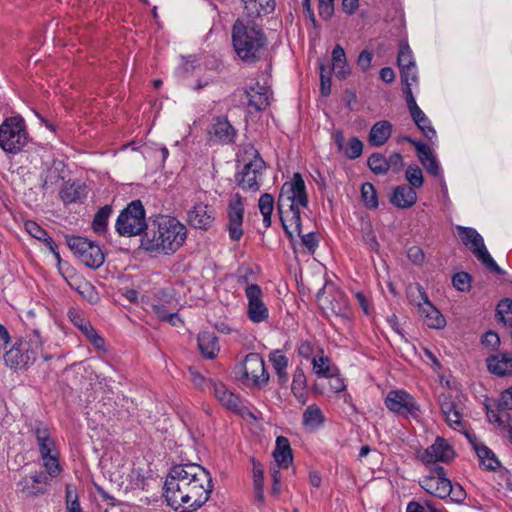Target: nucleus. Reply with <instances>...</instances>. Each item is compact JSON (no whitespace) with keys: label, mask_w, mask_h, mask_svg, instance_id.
<instances>
[{"label":"nucleus","mask_w":512,"mask_h":512,"mask_svg":"<svg viewBox=\"0 0 512 512\" xmlns=\"http://www.w3.org/2000/svg\"><path fill=\"white\" fill-rule=\"evenodd\" d=\"M164 489L171 508L179 512H193L208 501L213 489L212 478L200 465H176L171 468Z\"/></svg>","instance_id":"f257e3e1"},{"label":"nucleus","mask_w":512,"mask_h":512,"mask_svg":"<svg viewBox=\"0 0 512 512\" xmlns=\"http://www.w3.org/2000/svg\"><path fill=\"white\" fill-rule=\"evenodd\" d=\"M186 235V227L176 218L160 216L149 221L141 238V247L149 252L174 253L183 245Z\"/></svg>","instance_id":"f03ea898"},{"label":"nucleus","mask_w":512,"mask_h":512,"mask_svg":"<svg viewBox=\"0 0 512 512\" xmlns=\"http://www.w3.org/2000/svg\"><path fill=\"white\" fill-rule=\"evenodd\" d=\"M232 44L241 61L253 64L264 55L267 38L260 26L237 19L232 27Z\"/></svg>","instance_id":"7ed1b4c3"},{"label":"nucleus","mask_w":512,"mask_h":512,"mask_svg":"<svg viewBox=\"0 0 512 512\" xmlns=\"http://www.w3.org/2000/svg\"><path fill=\"white\" fill-rule=\"evenodd\" d=\"M42 338L38 329L31 330L24 340L16 342L4 354V361L12 369H26L32 365L40 351H42Z\"/></svg>","instance_id":"20e7f679"},{"label":"nucleus","mask_w":512,"mask_h":512,"mask_svg":"<svg viewBox=\"0 0 512 512\" xmlns=\"http://www.w3.org/2000/svg\"><path fill=\"white\" fill-rule=\"evenodd\" d=\"M308 195L305 182L300 173H295L292 181L283 184L277 201L279 217H287V214L299 209V206H308Z\"/></svg>","instance_id":"39448f33"},{"label":"nucleus","mask_w":512,"mask_h":512,"mask_svg":"<svg viewBox=\"0 0 512 512\" xmlns=\"http://www.w3.org/2000/svg\"><path fill=\"white\" fill-rule=\"evenodd\" d=\"M149 222H146L145 209L140 200H134L119 214L115 228L120 236L132 237L144 234Z\"/></svg>","instance_id":"423d86ee"},{"label":"nucleus","mask_w":512,"mask_h":512,"mask_svg":"<svg viewBox=\"0 0 512 512\" xmlns=\"http://www.w3.org/2000/svg\"><path fill=\"white\" fill-rule=\"evenodd\" d=\"M25 121L19 116L6 118L0 125V147L7 153L17 154L28 143Z\"/></svg>","instance_id":"0eeeda50"},{"label":"nucleus","mask_w":512,"mask_h":512,"mask_svg":"<svg viewBox=\"0 0 512 512\" xmlns=\"http://www.w3.org/2000/svg\"><path fill=\"white\" fill-rule=\"evenodd\" d=\"M456 231L461 242L490 272L499 275L505 273V271L495 262L488 252L483 237L476 229L458 225L456 226Z\"/></svg>","instance_id":"6e6552de"},{"label":"nucleus","mask_w":512,"mask_h":512,"mask_svg":"<svg viewBox=\"0 0 512 512\" xmlns=\"http://www.w3.org/2000/svg\"><path fill=\"white\" fill-rule=\"evenodd\" d=\"M244 153L248 157V162L245 163L242 170L235 175V181L243 190L255 192L260 189L258 177L262 174L266 164L254 146H246Z\"/></svg>","instance_id":"1a4fd4ad"},{"label":"nucleus","mask_w":512,"mask_h":512,"mask_svg":"<svg viewBox=\"0 0 512 512\" xmlns=\"http://www.w3.org/2000/svg\"><path fill=\"white\" fill-rule=\"evenodd\" d=\"M66 243L81 262L91 269L99 268L105 261V255L100 246L87 238L66 236Z\"/></svg>","instance_id":"9d476101"},{"label":"nucleus","mask_w":512,"mask_h":512,"mask_svg":"<svg viewBox=\"0 0 512 512\" xmlns=\"http://www.w3.org/2000/svg\"><path fill=\"white\" fill-rule=\"evenodd\" d=\"M241 381L248 387L262 388L269 381V374L265 368V362L258 353L246 355L241 365Z\"/></svg>","instance_id":"9b49d317"},{"label":"nucleus","mask_w":512,"mask_h":512,"mask_svg":"<svg viewBox=\"0 0 512 512\" xmlns=\"http://www.w3.org/2000/svg\"><path fill=\"white\" fill-rule=\"evenodd\" d=\"M328 293L329 295L326 296L325 286L317 292L316 297L320 306L329 309L336 317L349 319L351 310L346 295L334 286L329 288Z\"/></svg>","instance_id":"f8f14e48"},{"label":"nucleus","mask_w":512,"mask_h":512,"mask_svg":"<svg viewBox=\"0 0 512 512\" xmlns=\"http://www.w3.org/2000/svg\"><path fill=\"white\" fill-rule=\"evenodd\" d=\"M385 405L391 412L403 417L417 418L420 411L415 398L404 390L390 391L385 398Z\"/></svg>","instance_id":"ddd939ff"},{"label":"nucleus","mask_w":512,"mask_h":512,"mask_svg":"<svg viewBox=\"0 0 512 512\" xmlns=\"http://www.w3.org/2000/svg\"><path fill=\"white\" fill-rule=\"evenodd\" d=\"M244 199L239 193L231 196L227 205L226 229L232 241H239L243 236Z\"/></svg>","instance_id":"4468645a"},{"label":"nucleus","mask_w":512,"mask_h":512,"mask_svg":"<svg viewBox=\"0 0 512 512\" xmlns=\"http://www.w3.org/2000/svg\"><path fill=\"white\" fill-rule=\"evenodd\" d=\"M420 486L429 494L446 498L451 492V481L447 478L445 469L440 465L431 468L429 475L419 481Z\"/></svg>","instance_id":"2eb2a0df"},{"label":"nucleus","mask_w":512,"mask_h":512,"mask_svg":"<svg viewBox=\"0 0 512 512\" xmlns=\"http://www.w3.org/2000/svg\"><path fill=\"white\" fill-rule=\"evenodd\" d=\"M441 411L450 427L454 429L463 428V403L460 394L453 395L450 392H443L438 397Z\"/></svg>","instance_id":"dca6fc26"},{"label":"nucleus","mask_w":512,"mask_h":512,"mask_svg":"<svg viewBox=\"0 0 512 512\" xmlns=\"http://www.w3.org/2000/svg\"><path fill=\"white\" fill-rule=\"evenodd\" d=\"M418 297L421 302L418 303V313L423 318L424 323L433 329H442L446 325V320L441 312L430 302L427 293L423 287L417 285Z\"/></svg>","instance_id":"f3484780"},{"label":"nucleus","mask_w":512,"mask_h":512,"mask_svg":"<svg viewBox=\"0 0 512 512\" xmlns=\"http://www.w3.org/2000/svg\"><path fill=\"white\" fill-rule=\"evenodd\" d=\"M245 294L248 299V317L254 323L265 321L269 312L262 300V290L259 285L251 284L245 289Z\"/></svg>","instance_id":"a211bd4d"},{"label":"nucleus","mask_w":512,"mask_h":512,"mask_svg":"<svg viewBox=\"0 0 512 512\" xmlns=\"http://www.w3.org/2000/svg\"><path fill=\"white\" fill-rule=\"evenodd\" d=\"M455 457L453 447L442 437H437L435 442L429 446L421 455V460L425 464H435L436 462L448 463Z\"/></svg>","instance_id":"6ab92c4d"},{"label":"nucleus","mask_w":512,"mask_h":512,"mask_svg":"<svg viewBox=\"0 0 512 512\" xmlns=\"http://www.w3.org/2000/svg\"><path fill=\"white\" fill-rule=\"evenodd\" d=\"M215 220V210L208 204L202 202L196 203L191 210L188 211V223L201 230H208Z\"/></svg>","instance_id":"aec40b11"},{"label":"nucleus","mask_w":512,"mask_h":512,"mask_svg":"<svg viewBox=\"0 0 512 512\" xmlns=\"http://www.w3.org/2000/svg\"><path fill=\"white\" fill-rule=\"evenodd\" d=\"M209 386L216 399L228 410L240 412L241 400L221 382L210 381Z\"/></svg>","instance_id":"412c9836"},{"label":"nucleus","mask_w":512,"mask_h":512,"mask_svg":"<svg viewBox=\"0 0 512 512\" xmlns=\"http://www.w3.org/2000/svg\"><path fill=\"white\" fill-rule=\"evenodd\" d=\"M486 362L490 373L500 377L512 375V353L500 352L491 355Z\"/></svg>","instance_id":"4be33fe9"},{"label":"nucleus","mask_w":512,"mask_h":512,"mask_svg":"<svg viewBox=\"0 0 512 512\" xmlns=\"http://www.w3.org/2000/svg\"><path fill=\"white\" fill-rule=\"evenodd\" d=\"M270 94L269 88L261 86L259 83L245 89L247 104L256 111H263L270 105Z\"/></svg>","instance_id":"5701e85b"},{"label":"nucleus","mask_w":512,"mask_h":512,"mask_svg":"<svg viewBox=\"0 0 512 512\" xmlns=\"http://www.w3.org/2000/svg\"><path fill=\"white\" fill-rule=\"evenodd\" d=\"M69 317L71 321L81 330V332L87 337L89 342L97 349H103L105 345L104 339L98 335L94 327L90 322L82 318L77 312L70 311Z\"/></svg>","instance_id":"b1692460"},{"label":"nucleus","mask_w":512,"mask_h":512,"mask_svg":"<svg viewBox=\"0 0 512 512\" xmlns=\"http://www.w3.org/2000/svg\"><path fill=\"white\" fill-rule=\"evenodd\" d=\"M210 134L222 144H232L236 130L226 118L217 117L212 124Z\"/></svg>","instance_id":"393cba45"},{"label":"nucleus","mask_w":512,"mask_h":512,"mask_svg":"<svg viewBox=\"0 0 512 512\" xmlns=\"http://www.w3.org/2000/svg\"><path fill=\"white\" fill-rule=\"evenodd\" d=\"M390 201L398 208H410L416 203L417 194L411 186L399 185L394 189Z\"/></svg>","instance_id":"a878e982"},{"label":"nucleus","mask_w":512,"mask_h":512,"mask_svg":"<svg viewBox=\"0 0 512 512\" xmlns=\"http://www.w3.org/2000/svg\"><path fill=\"white\" fill-rule=\"evenodd\" d=\"M34 434L41 456L52 455L57 451L55 441L51 438L48 428L44 426L43 423H36L34 427Z\"/></svg>","instance_id":"bb28decb"},{"label":"nucleus","mask_w":512,"mask_h":512,"mask_svg":"<svg viewBox=\"0 0 512 512\" xmlns=\"http://www.w3.org/2000/svg\"><path fill=\"white\" fill-rule=\"evenodd\" d=\"M273 457L280 468H288L293 461L292 449L289 440L284 436L276 438V445L273 451Z\"/></svg>","instance_id":"cd10ccee"},{"label":"nucleus","mask_w":512,"mask_h":512,"mask_svg":"<svg viewBox=\"0 0 512 512\" xmlns=\"http://www.w3.org/2000/svg\"><path fill=\"white\" fill-rule=\"evenodd\" d=\"M392 133V124L387 120H381L376 122L370 132L368 141L370 145L379 147L384 145L390 138Z\"/></svg>","instance_id":"c85d7f7f"},{"label":"nucleus","mask_w":512,"mask_h":512,"mask_svg":"<svg viewBox=\"0 0 512 512\" xmlns=\"http://www.w3.org/2000/svg\"><path fill=\"white\" fill-rule=\"evenodd\" d=\"M198 348L203 357L207 359H214L220 348L218 345V338L212 332L204 331L198 336Z\"/></svg>","instance_id":"c756f323"},{"label":"nucleus","mask_w":512,"mask_h":512,"mask_svg":"<svg viewBox=\"0 0 512 512\" xmlns=\"http://www.w3.org/2000/svg\"><path fill=\"white\" fill-rule=\"evenodd\" d=\"M332 69L339 79H346L350 73L344 49L337 44L332 51Z\"/></svg>","instance_id":"7c9ffc66"},{"label":"nucleus","mask_w":512,"mask_h":512,"mask_svg":"<svg viewBox=\"0 0 512 512\" xmlns=\"http://www.w3.org/2000/svg\"><path fill=\"white\" fill-rule=\"evenodd\" d=\"M86 197V187L80 182L66 183L60 191V198L65 204L82 201Z\"/></svg>","instance_id":"2f4dec72"},{"label":"nucleus","mask_w":512,"mask_h":512,"mask_svg":"<svg viewBox=\"0 0 512 512\" xmlns=\"http://www.w3.org/2000/svg\"><path fill=\"white\" fill-rule=\"evenodd\" d=\"M403 94L405 96L407 107L409 109L410 115H411L414 123L417 126H420V123L427 122V116L417 105L415 97L412 93V89L408 88V87H404Z\"/></svg>","instance_id":"473e14b6"},{"label":"nucleus","mask_w":512,"mask_h":512,"mask_svg":"<svg viewBox=\"0 0 512 512\" xmlns=\"http://www.w3.org/2000/svg\"><path fill=\"white\" fill-rule=\"evenodd\" d=\"M475 452L479 458L480 464L487 470L495 471L500 466V462L494 452L486 445L482 444L481 446H477Z\"/></svg>","instance_id":"72a5a7b5"},{"label":"nucleus","mask_w":512,"mask_h":512,"mask_svg":"<svg viewBox=\"0 0 512 512\" xmlns=\"http://www.w3.org/2000/svg\"><path fill=\"white\" fill-rule=\"evenodd\" d=\"M111 213L112 207L110 205H105L96 212L92 221V229L94 232L101 234L107 230L108 219Z\"/></svg>","instance_id":"f704fd0d"},{"label":"nucleus","mask_w":512,"mask_h":512,"mask_svg":"<svg viewBox=\"0 0 512 512\" xmlns=\"http://www.w3.org/2000/svg\"><path fill=\"white\" fill-rule=\"evenodd\" d=\"M324 422V416L321 409L312 404L306 408L303 413V425L310 428L320 426Z\"/></svg>","instance_id":"c9c22d12"},{"label":"nucleus","mask_w":512,"mask_h":512,"mask_svg":"<svg viewBox=\"0 0 512 512\" xmlns=\"http://www.w3.org/2000/svg\"><path fill=\"white\" fill-rule=\"evenodd\" d=\"M259 210L263 216V224L266 228L271 226V215L274 210V198L269 193H264L259 199Z\"/></svg>","instance_id":"e433bc0d"},{"label":"nucleus","mask_w":512,"mask_h":512,"mask_svg":"<svg viewBox=\"0 0 512 512\" xmlns=\"http://www.w3.org/2000/svg\"><path fill=\"white\" fill-rule=\"evenodd\" d=\"M283 229L285 230L286 234L292 238L293 233L291 231V228L293 227L294 230L300 235L301 232V213L300 210L297 209L289 214H287V217H280Z\"/></svg>","instance_id":"4c0bfd02"},{"label":"nucleus","mask_w":512,"mask_h":512,"mask_svg":"<svg viewBox=\"0 0 512 512\" xmlns=\"http://www.w3.org/2000/svg\"><path fill=\"white\" fill-rule=\"evenodd\" d=\"M19 491L26 497H36L46 493L44 486L36 485L30 478H23L17 483Z\"/></svg>","instance_id":"58836bf2"},{"label":"nucleus","mask_w":512,"mask_h":512,"mask_svg":"<svg viewBox=\"0 0 512 512\" xmlns=\"http://www.w3.org/2000/svg\"><path fill=\"white\" fill-rule=\"evenodd\" d=\"M496 317L505 325H512V299H502L496 307Z\"/></svg>","instance_id":"ea45409f"},{"label":"nucleus","mask_w":512,"mask_h":512,"mask_svg":"<svg viewBox=\"0 0 512 512\" xmlns=\"http://www.w3.org/2000/svg\"><path fill=\"white\" fill-rule=\"evenodd\" d=\"M367 165L374 174H386L389 170V165L386 162V157L381 153H373L367 160Z\"/></svg>","instance_id":"a19ab883"},{"label":"nucleus","mask_w":512,"mask_h":512,"mask_svg":"<svg viewBox=\"0 0 512 512\" xmlns=\"http://www.w3.org/2000/svg\"><path fill=\"white\" fill-rule=\"evenodd\" d=\"M361 198L368 209H376L378 207V196L373 184L366 182L362 185Z\"/></svg>","instance_id":"79ce46f5"},{"label":"nucleus","mask_w":512,"mask_h":512,"mask_svg":"<svg viewBox=\"0 0 512 512\" xmlns=\"http://www.w3.org/2000/svg\"><path fill=\"white\" fill-rule=\"evenodd\" d=\"M58 456V451H55V453L52 455L41 456L47 475H49L51 478L58 476L61 472Z\"/></svg>","instance_id":"37998d69"},{"label":"nucleus","mask_w":512,"mask_h":512,"mask_svg":"<svg viewBox=\"0 0 512 512\" xmlns=\"http://www.w3.org/2000/svg\"><path fill=\"white\" fill-rule=\"evenodd\" d=\"M397 63L399 69L416 66L412 51L407 43L401 44L398 52Z\"/></svg>","instance_id":"c03bdc74"},{"label":"nucleus","mask_w":512,"mask_h":512,"mask_svg":"<svg viewBox=\"0 0 512 512\" xmlns=\"http://www.w3.org/2000/svg\"><path fill=\"white\" fill-rule=\"evenodd\" d=\"M329 362L330 360L327 356H321L319 358L314 357L312 360L314 373L318 377H331L333 373Z\"/></svg>","instance_id":"a18cd8bd"},{"label":"nucleus","mask_w":512,"mask_h":512,"mask_svg":"<svg viewBox=\"0 0 512 512\" xmlns=\"http://www.w3.org/2000/svg\"><path fill=\"white\" fill-rule=\"evenodd\" d=\"M361 232H362V239L365 242V244L369 247V249L372 251H378L379 243H378L376 235L372 229L371 223L370 222L362 223Z\"/></svg>","instance_id":"49530a36"},{"label":"nucleus","mask_w":512,"mask_h":512,"mask_svg":"<svg viewBox=\"0 0 512 512\" xmlns=\"http://www.w3.org/2000/svg\"><path fill=\"white\" fill-rule=\"evenodd\" d=\"M244 3V15L241 19L245 22L255 23L254 20L263 14L257 4V0H242Z\"/></svg>","instance_id":"de8ad7c7"},{"label":"nucleus","mask_w":512,"mask_h":512,"mask_svg":"<svg viewBox=\"0 0 512 512\" xmlns=\"http://www.w3.org/2000/svg\"><path fill=\"white\" fill-rule=\"evenodd\" d=\"M363 151V143L357 137H351L348 140L347 146L344 147L343 152L349 159H357L361 156Z\"/></svg>","instance_id":"09e8293b"},{"label":"nucleus","mask_w":512,"mask_h":512,"mask_svg":"<svg viewBox=\"0 0 512 512\" xmlns=\"http://www.w3.org/2000/svg\"><path fill=\"white\" fill-rule=\"evenodd\" d=\"M407 181L410 183L411 187L414 188H420L423 185L424 178L422 170L417 165H410L408 166L406 173H405Z\"/></svg>","instance_id":"8fccbe9b"},{"label":"nucleus","mask_w":512,"mask_h":512,"mask_svg":"<svg viewBox=\"0 0 512 512\" xmlns=\"http://www.w3.org/2000/svg\"><path fill=\"white\" fill-rule=\"evenodd\" d=\"M471 275L467 272H458L452 278L453 286L461 292L469 291L471 285Z\"/></svg>","instance_id":"3c124183"},{"label":"nucleus","mask_w":512,"mask_h":512,"mask_svg":"<svg viewBox=\"0 0 512 512\" xmlns=\"http://www.w3.org/2000/svg\"><path fill=\"white\" fill-rule=\"evenodd\" d=\"M307 387V378L302 367L297 366L294 370L291 391L305 390Z\"/></svg>","instance_id":"603ef678"},{"label":"nucleus","mask_w":512,"mask_h":512,"mask_svg":"<svg viewBox=\"0 0 512 512\" xmlns=\"http://www.w3.org/2000/svg\"><path fill=\"white\" fill-rule=\"evenodd\" d=\"M274 370H287L288 358L280 351L274 350L269 355Z\"/></svg>","instance_id":"864d4df0"},{"label":"nucleus","mask_w":512,"mask_h":512,"mask_svg":"<svg viewBox=\"0 0 512 512\" xmlns=\"http://www.w3.org/2000/svg\"><path fill=\"white\" fill-rule=\"evenodd\" d=\"M189 375L192 383L202 389L205 390L208 388L211 391V387L209 386V382L213 381L212 379H206L195 367L189 368Z\"/></svg>","instance_id":"5fc2aeb1"},{"label":"nucleus","mask_w":512,"mask_h":512,"mask_svg":"<svg viewBox=\"0 0 512 512\" xmlns=\"http://www.w3.org/2000/svg\"><path fill=\"white\" fill-rule=\"evenodd\" d=\"M25 230L31 235L33 238L43 241V238L48 236L46 230H44L40 225L32 220H28L24 223Z\"/></svg>","instance_id":"6e6d98bb"},{"label":"nucleus","mask_w":512,"mask_h":512,"mask_svg":"<svg viewBox=\"0 0 512 512\" xmlns=\"http://www.w3.org/2000/svg\"><path fill=\"white\" fill-rule=\"evenodd\" d=\"M401 73V81L405 87L411 88L413 83H417V68L414 67H405L400 69Z\"/></svg>","instance_id":"4d7b16f0"},{"label":"nucleus","mask_w":512,"mask_h":512,"mask_svg":"<svg viewBox=\"0 0 512 512\" xmlns=\"http://www.w3.org/2000/svg\"><path fill=\"white\" fill-rule=\"evenodd\" d=\"M499 412L512 410V386L501 392V396L497 405Z\"/></svg>","instance_id":"13d9d810"},{"label":"nucleus","mask_w":512,"mask_h":512,"mask_svg":"<svg viewBox=\"0 0 512 512\" xmlns=\"http://www.w3.org/2000/svg\"><path fill=\"white\" fill-rule=\"evenodd\" d=\"M320 68V92L321 95L327 97L331 93V77L330 75H325V66L323 63L319 64Z\"/></svg>","instance_id":"bf43d9fd"},{"label":"nucleus","mask_w":512,"mask_h":512,"mask_svg":"<svg viewBox=\"0 0 512 512\" xmlns=\"http://www.w3.org/2000/svg\"><path fill=\"white\" fill-rule=\"evenodd\" d=\"M319 15L324 20H328L334 13V0H318Z\"/></svg>","instance_id":"052dcab7"},{"label":"nucleus","mask_w":512,"mask_h":512,"mask_svg":"<svg viewBox=\"0 0 512 512\" xmlns=\"http://www.w3.org/2000/svg\"><path fill=\"white\" fill-rule=\"evenodd\" d=\"M299 237L301 238L302 245L307 248L309 253L313 254L318 246V240L315 233L309 232L307 234H302V232H300Z\"/></svg>","instance_id":"680f3d73"},{"label":"nucleus","mask_w":512,"mask_h":512,"mask_svg":"<svg viewBox=\"0 0 512 512\" xmlns=\"http://www.w3.org/2000/svg\"><path fill=\"white\" fill-rule=\"evenodd\" d=\"M414 147L417 151V156L421 163H423L426 160H429L434 156L431 148L422 141H418Z\"/></svg>","instance_id":"e2e57ef3"},{"label":"nucleus","mask_w":512,"mask_h":512,"mask_svg":"<svg viewBox=\"0 0 512 512\" xmlns=\"http://www.w3.org/2000/svg\"><path fill=\"white\" fill-rule=\"evenodd\" d=\"M372 59L373 54L368 50H363L358 56L357 65L363 72H366L371 66Z\"/></svg>","instance_id":"0e129e2a"},{"label":"nucleus","mask_w":512,"mask_h":512,"mask_svg":"<svg viewBox=\"0 0 512 512\" xmlns=\"http://www.w3.org/2000/svg\"><path fill=\"white\" fill-rule=\"evenodd\" d=\"M386 162L389 165V169H392L394 172H399L403 166V158L400 153H393L387 159Z\"/></svg>","instance_id":"69168bd1"},{"label":"nucleus","mask_w":512,"mask_h":512,"mask_svg":"<svg viewBox=\"0 0 512 512\" xmlns=\"http://www.w3.org/2000/svg\"><path fill=\"white\" fill-rule=\"evenodd\" d=\"M448 497H450V499L453 502L460 503L465 499L466 493L461 485H459V484L452 485L451 484V492H450V495H448Z\"/></svg>","instance_id":"338daca9"},{"label":"nucleus","mask_w":512,"mask_h":512,"mask_svg":"<svg viewBox=\"0 0 512 512\" xmlns=\"http://www.w3.org/2000/svg\"><path fill=\"white\" fill-rule=\"evenodd\" d=\"M408 258L417 265L422 264L424 261V253L418 246H413L408 250Z\"/></svg>","instance_id":"774afa93"}]
</instances>
